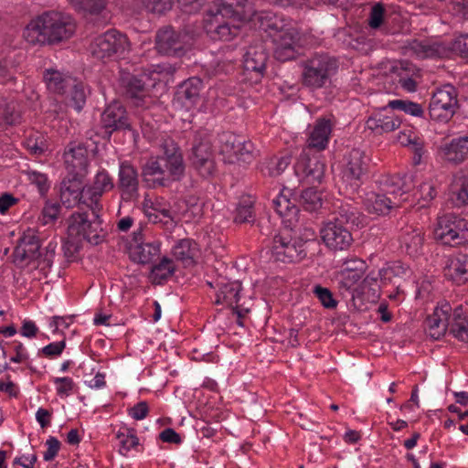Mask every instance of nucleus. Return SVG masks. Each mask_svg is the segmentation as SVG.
Returning <instances> with one entry per match:
<instances>
[{
	"label": "nucleus",
	"instance_id": "1",
	"mask_svg": "<svg viewBox=\"0 0 468 468\" xmlns=\"http://www.w3.org/2000/svg\"><path fill=\"white\" fill-rule=\"evenodd\" d=\"M260 28L273 46L274 58L282 62L295 59L301 49V35L291 20L271 12L259 15Z\"/></svg>",
	"mask_w": 468,
	"mask_h": 468
},
{
	"label": "nucleus",
	"instance_id": "2",
	"mask_svg": "<svg viewBox=\"0 0 468 468\" xmlns=\"http://www.w3.org/2000/svg\"><path fill=\"white\" fill-rule=\"evenodd\" d=\"M75 30V21L69 15L48 11L31 20L23 35L30 44H55L71 37Z\"/></svg>",
	"mask_w": 468,
	"mask_h": 468
},
{
	"label": "nucleus",
	"instance_id": "3",
	"mask_svg": "<svg viewBox=\"0 0 468 468\" xmlns=\"http://www.w3.org/2000/svg\"><path fill=\"white\" fill-rule=\"evenodd\" d=\"M163 154L150 158L143 166L142 175L154 186H165L170 181H178L185 173V164L179 147L173 140H165L162 145Z\"/></svg>",
	"mask_w": 468,
	"mask_h": 468
},
{
	"label": "nucleus",
	"instance_id": "4",
	"mask_svg": "<svg viewBox=\"0 0 468 468\" xmlns=\"http://www.w3.org/2000/svg\"><path fill=\"white\" fill-rule=\"evenodd\" d=\"M90 212L73 213L69 221L68 233L70 237L81 239L92 245L101 243L106 231L102 228V220L100 218V212L102 207H87Z\"/></svg>",
	"mask_w": 468,
	"mask_h": 468
},
{
	"label": "nucleus",
	"instance_id": "5",
	"mask_svg": "<svg viewBox=\"0 0 468 468\" xmlns=\"http://www.w3.org/2000/svg\"><path fill=\"white\" fill-rule=\"evenodd\" d=\"M338 70V61L325 53L314 54L303 64L302 83L311 90H318L331 82Z\"/></svg>",
	"mask_w": 468,
	"mask_h": 468
},
{
	"label": "nucleus",
	"instance_id": "6",
	"mask_svg": "<svg viewBox=\"0 0 468 468\" xmlns=\"http://www.w3.org/2000/svg\"><path fill=\"white\" fill-rule=\"evenodd\" d=\"M189 159L201 176L208 177L214 174L216 170L214 152L210 134L207 132L197 131L194 134Z\"/></svg>",
	"mask_w": 468,
	"mask_h": 468
},
{
	"label": "nucleus",
	"instance_id": "7",
	"mask_svg": "<svg viewBox=\"0 0 468 468\" xmlns=\"http://www.w3.org/2000/svg\"><path fill=\"white\" fill-rule=\"evenodd\" d=\"M219 153L226 162L250 163L254 159L253 144L242 136L224 132L218 136Z\"/></svg>",
	"mask_w": 468,
	"mask_h": 468
},
{
	"label": "nucleus",
	"instance_id": "8",
	"mask_svg": "<svg viewBox=\"0 0 468 468\" xmlns=\"http://www.w3.org/2000/svg\"><path fill=\"white\" fill-rule=\"evenodd\" d=\"M458 91L452 84L438 88L431 99L429 112L433 120L447 122L458 109Z\"/></svg>",
	"mask_w": 468,
	"mask_h": 468
},
{
	"label": "nucleus",
	"instance_id": "9",
	"mask_svg": "<svg viewBox=\"0 0 468 468\" xmlns=\"http://www.w3.org/2000/svg\"><path fill=\"white\" fill-rule=\"evenodd\" d=\"M129 48L126 35L116 29H111L97 37L90 45L92 56L99 59L122 56Z\"/></svg>",
	"mask_w": 468,
	"mask_h": 468
},
{
	"label": "nucleus",
	"instance_id": "10",
	"mask_svg": "<svg viewBox=\"0 0 468 468\" xmlns=\"http://www.w3.org/2000/svg\"><path fill=\"white\" fill-rule=\"evenodd\" d=\"M190 37L182 31H176L172 27L160 28L155 35V48L158 53L181 57L190 45Z\"/></svg>",
	"mask_w": 468,
	"mask_h": 468
},
{
	"label": "nucleus",
	"instance_id": "11",
	"mask_svg": "<svg viewBox=\"0 0 468 468\" xmlns=\"http://www.w3.org/2000/svg\"><path fill=\"white\" fill-rule=\"evenodd\" d=\"M268 52L261 42L248 47L243 56L244 80L250 84L261 81L266 70Z\"/></svg>",
	"mask_w": 468,
	"mask_h": 468
},
{
	"label": "nucleus",
	"instance_id": "12",
	"mask_svg": "<svg viewBox=\"0 0 468 468\" xmlns=\"http://www.w3.org/2000/svg\"><path fill=\"white\" fill-rule=\"evenodd\" d=\"M271 253L275 261L283 263L299 261L306 255L303 244L292 240L288 233H279L273 237Z\"/></svg>",
	"mask_w": 468,
	"mask_h": 468
},
{
	"label": "nucleus",
	"instance_id": "13",
	"mask_svg": "<svg viewBox=\"0 0 468 468\" xmlns=\"http://www.w3.org/2000/svg\"><path fill=\"white\" fill-rule=\"evenodd\" d=\"M464 226L463 219L453 215H444L438 218L434 238L444 245L452 247L460 245L465 239Z\"/></svg>",
	"mask_w": 468,
	"mask_h": 468
},
{
	"label": "nucleus",
	"instance_id": "14",
	"mask_svg": "<svg viewBox=\"0 0 468 468\" xmlns=\"http://www.w3.org/2000/svg\"><path fill=\"white\" fill-rule=\"evenodd\" d=\"M320 233L325 246L334 251L347 250L354 242L351 229L335 221L325 222Z\"/></svg>",
	"mask_w": 468,
	"mask_h": 468
},
{
	"label": "nucleus",
	"instance_id": "15",
	"mask_svg": "<svg viewBox=\"0 0 468 468\" xmlns=\"http://www.w3.org/2000/svg\"><path fill=\"white\" fill-rule=\"evenodd\" d=\"M309 150H303L295 165L294 173L300 182L320 183L324 175V164L317 155H311Z\"/></svg>",
	"mask_w": 468,
	"mask_h": 468
},
{
	"label": "nucleus",
	"instance_id": "16",
	"mask_svg": "<svg viewBox=\"0 0 468 468\" xmlns=\"http://www.w3.org/2000/svg\"><path fill=\"white\" fill-rule=\"evenodd\" d=\"M139 174L137 169L125 161L121 163L118 173L117 189L125 202L134 201L139 197Z\"/></svg>",
	"mask_w": 468,
	"mask_h": 468
},
{
	"label": "nucleus",
	"instance_id": "17",
	"mask_svg": "<svg viewBox=\"0 0 468 468\" xmlns=\"http://www.w3.org/2000/svg\"><path fill=\"white\" fill-rule=\"evenodd\" d=\"M452 311V307L450 303L443 302L426 318L424 322L425 331L431 338L437 340L448 332Z\"/></svg>",
	"mask_w": 468,
	"mask_h": 468
},
{
	"label": "nucleus",
	"instance_id": "18",
	"mask_svg": "<svg viewBox=\"0 0 468 468\" xmlns=\"http://www.w3.org/2000/svg\"><path fill=\"white\" fill-rule=\"evenodd\" d=\"M66 168L70 175L85 176L88 172V150L80 143H70L64 153Z\"/></svg>",
	"mask_w": 468,
	"mask_h": 468
},
{
	"label": "nucleus",
	"instance_id": "19",
	"mask_svg": "<svg viewBox=\"0 0 468 468\" xmlns=\"http://www.w3.org/2000/svg\"><path fill=\"white\" fill-rule=\"evenodd\" d=\"M443 273L447 280L457 285L468 282V253L449 255L444 261Z\"/></svg>",
	"mask_w": 468,
	"mask_h": 468
},
{
	"label": "nucleus",
	"instance_id": "20",
	"mask_svg": "<svg viewBox=\"0 0 468 468\" xmlns=\"http://www.w3.org/2000/svg\"><path fill=\"white\" fill-rule=\"evenodd\" d=\"M82 177L71 175V177L65 178L61 183L60 199L62 203L70 207L76 204L91 207L90 200H84L83 193L86 187L82 186Z\"/></svg>",
	"mask_w": 468,
	"mask_h": 468
},
{
	"label": "nucleus",
	"instance_id": "21",
	"mask_svg": "<svg viewBox=\"0 0 468 468\" xmlns=\"http://www.w3.org/2000/svg\"><path fill=\"white\" fill-rule=\"evenodd\" d=\"M101 123L109 133L131 128L126 109L119 101H113L106 107L101 114Z\"/></svg>",
	"mask_w": 468,
	"mask_h": 468
},
{
	"label": "nucleus",
	"instance_id": "22",
	"mask_svg": "<svg viewBox=\"0 0 468 468\" xmlns=\"http://www.w3.org/2000/svg\"><path fill=\"white\" fill-rule=\"evenodd\" d=\"M332 127L333 125L329 119H318L310 132L306 140V145L303 150H309V152H321L324 150L329 142Z\"/></svg>",
	"mask_w": 468,
	"mask_h": 468
},
{
	"label": "nucleus",
	"instance_id": "23",
	"mask_svg": "<svg viewBox=\"0 0 468 468\" xmlns=\"http://www.w3.org/2000/svg\"><path fill=\"white\" fill-rule=\"evenodd\" d=\"M424 230L415 225H406L400 229V247L410 256H417L422 251L424 246Z\"/></svg>",
	"mask_w": 468,
	"mask_h": 468
},
{
	"label": "nucleus",
	"instance_id": "24",
	"mask_svg": "<svg viewBox=\"0 0 468 468\" xmlns=\"http://www.w3.org/2000/svg\"><path fill=\"white\" fill-rule=\"evenodd\" d=\"M114 187L112 178L105 170L99 171L94 178L93 185L87 186L83 193L84 200H90L91 207H102L101 197L103 193L112 190Z\"/></svg>",
	"mask_w": 468,
	"mask_h": 468
},
{
	"label": "nucleus",
	"instance_id": "25",
	"mask_svg": "<svg viewBox=\"0 0 468 468\" xmlns=\"http://www.w3.org/2000/svg\"><path fill=\"white\" fill-rule=\"evenodd\" d=\"M442 158L459 165L468 159V133L452 138L440 148Z\"/></svg>",
	"mask_w": 468,
	"mask_h": 468
},
{
	"label": "nucleus",
	"instance_id": "26",
	"mask_svg": "<svg viewBox=\"0 0 468 468\" xmlns=\"http://www.w3.org/2000/svg\"><path fill=\"white\" fill-rule=\"evenodd\" d=\"M39 249L40 244L37 237L32 231L25 233L20 239L18 245L15 248V261L16 263H23L37 260L41 256Z\"/></svg>",
	"mask_w": 468,
	"mask_h": 468
},
{
	"label": "nucleus",
	"instance_id": "27",
	"mask_svg": "<svg viewBox=\"0 0 468 468\" xmlns=\"http://www.w3.org/2000/svg\"><path fill=\"white\" fill-rule=\"evenodd\" d=\"M368 157L359 149H352L344 169V176L350 181H360L368 170Z\"/></svg>",
	"mask_w": 468,
	"mask_h": 468
},
{
	"label": "nucleus",
	"instance_id": "28",
	"mask_svg": "<svg viewBox=\"0 0 468 468\" xmlns=\"http://www.w3.org/2000/svg\"><path fill=\"white\" fill-rule=\"evenodd\" d=\"M203 203L196 196H188L184 199L176 201V214L177 222H197L203 215Z\"/></svg>",
	"mask_w": 468,
	"mask_h": 468
},
{
	"label": "nucleus",
	"instance_id": "29",
	"mask_svg": "<svg viewBox=\"0 0 468 468\" xmlns=\"http://www.w3.org/2000/svg\"><path fill=\"white\" fill-rule=\"evenodd\" d=\"M409 50L419 58H442L449 54V48L442 43L431 40L413 39L408 44Z\"/></svg>",
	"mask_w": 468,
	"mask_h": 468
},
{
	"label": "nucleus",
	"instance_id": "30",
	"mask_svg": "<svg viewBox=\"0 0 468 468\" xmlns=\"http://www.w3.org/2000/svg\"><path fill=\"white\" fill-rule=\"evenodd\" d=\"M407 176H393L387 178L382 186L383 191L392 200L396 197L398 207H401L410 197V185L406 183Z\"/></svg>",
	"mask_w": 468,
	"mask_h": 468
},
{
	"label": "nucleus",
	"instance_id": "31",
	"mask_svg": "<svg viewBox=\"0 0 468 468\" xmlns=\"http://www.w3.org/2000/svg\"><path fill=\"white\" fill-rule=\"evenodd\" d=\"M202 80L199 78H190L178 88L176 100L186 110L194 107L199 101Z\"/></svg>",
	"mask_w": 468,
	"mask_h": 468
},
{
	"label": "nucleus",
	"instance_id": "32",
	"mask_svg": "<svg viewBox=\"0 0 468 468\" xmlns=\"http://www.w3.org/2000/svg\"><path fill=\"white\" fill-rule=\"evenodd\" d=\"M448 333L457 340L468 343V310H464L463 305L452 308Z\"/></svg>",
	"mask_w": 468,
	"mask_h": 468
},
{
	"label": "nucleus",
	"instance_id": "33",
	"mask_svg": "<svg viewBox=\"0 0 468 468\" xmlns=\"http://www.w3.org/2000/svg\"><path fill=\"white\" fill-rule=\"evenodd\" d=\"M390 200L388 196L381 193H369L365 199V207L368 213L378 216H384L390 212L392 208L398 207L397 200Z\"/></svg>",
	"mask_w": 468,
	"mask_h": 468
},
{
	"label": "nucleus",
	"instance_id": "34",
	"mask_svg": "<svg viewBox=\"0 0 468 468\" xmlns=\"http://www.w3.org/2000/svg\"><path fill=\"white\" fill-rule=\"evenodd\" d=\"M241 284L239 282L218 283L216 303L226 304L227 306L235 309L238 315L240 316L238 305Z\"/></svg>",
	"mask_w": 468,
	"mask_h": 468
},
{
	"label": "nucleus",
	"instance_id": "35",
	"mask_svg": "<svg viewBox=\"0 0 468 468\" xmlns=\"http://www.w3.org/2000/svg\"><path fill=\"white\" fill-rule=\"evenodd\" d=\"M397 140L401 145L408 147L411 151L413 154V164L420 165L425 152L423 140L411 129L400 131Z\"/></svg>",
	"mask_w": 468,
	"mask_h": 468
},
{
	"label": "nucleus",
	"instance_id": "36",
	"mask_svg": "<svg viewBox=\"0 0 468 468\" xmlns=\"http://www.w3.org/2000/svg\"><path fill=\"white\" fill-rule=\"evenodd\" d=\"M400 122V119L394 113L387 115L383 112H378L367 119V126L378 133H382L398 129Z\"/></svg>",
	"mask_w": 468,
	"mask_h": 468
},
{
	"label": "nucleus",
	"instance_id": "37",
	"mask_svg": "<svg viewBox=\"0 0 468 468\" xmlns=\"http://www.w3.org/2000/svg\"><path fill=\"white\" fill-rule=\"evenodd\" d=\"M198 252L197 244L189 239L179 240L173 249L175 258L180 261L186 267L195 262V258Z\"/></svg>",
	"mask_w": 468,
	"mask_h": 468
},
{
	"label": "nucleus",
	"instance_id": "38",
	"mask_svg": "<svg viewBox=\"0 0 468 468\" xmlns=\"http://www.w3.org/2000/svg\"><path fill=\"white\" fill-rule=\"evenodd\" d=\"M452 200L456 207L468 204V173L459 172L451 186Z\"/></svg>",
	"mask_w": 468,
	"mask_h": 468
},
{
	"label": "nucleus",
	"instance_id": "39",
	"mask_svg": "<svg viewBox=\"0 0 468 468\" xmlns=\"http://www.w3.org/2000/svg\"><path fill=\"white\" fill-rule=\"evenodd\" d=\"M48 89L58 94H63L70 85H75V79L54 69H48L44 75Z\"/></svg>",
	"mask_w": 468,
	"mask_h": 468
},
{
	"label": "nucleus",
	"instance_id": "40",
	"mask_svg": "<svg viewBox=\"0 0 468 468\" xmlns=\"http://www.w3.org/2000/svg\"><path fill=\"white\" fill-rule=\"evenodd\" d=\"M361 213L358 208L352 204H341L335 211V217L331 221L347 226L352 230L353 226H359L361 223Z\"/></svg>",
	"mask_w": 468,
	"mask_h": 468
},
{
	"label": "nucleus",
	"instance_id": "41",
	"mask_svg": "<svg viewBox=\"0 0 468 468\" xmlns=\"http://www.w3.org/2000/svg\"><path fill=\"white\" fill-rule=\"evenodd\" d=\"M160 254V244L147 242L137 244L132 251L133 259L142 264L153 263Z\"/></svg>",
	"mask_w": 468,
	"mask_h": 468
},
{
	"label": "nucleus",
	"instance_id": "42",
	"mask_svg": "<svg viewBox=\"0 0 468 468\" xmlns=\"http://www.w3.org/2000/svg\"><path fill=\"white\" fill-rule=\"evenodd\" d=\"M286 192L289 193L290 191L283 189L282 192L272 200V204L276 212L281 217L287 218L289 221H292L297 217L299 209Z\"/></svg>",
	"mask_w": 468,
	"mask_h": 468
},
{
	"label": "nucleus",
	"instance_id": "43",
	"mask_svg": "<svg viewBox=\"0 0 468 468\" xmlns=\"http://www.w3.org/2000/svg\"><path fill=\"white\" fill-rule=\"evenodd\" d=\"M176 271L173 261L167 257H164L157 264H154L151 268L150 278L154 283L161 284L170 278Z\"/></svg>",
	"mask_w": 468,
	"mask_h": 468
},
{
	"label": "nucleus",
	"instance_id": "44",
	"mask_svg": "<svg viewBox=\"0 0 468 468\" xmlns=\"http://www.w3.org/2000/svg\"><path fill=\"white\" fill-rule=\"evenodd\" d=\"M291 162L292 156L290 154H285L280 157H271L262 165L261 172L271 177L278 176L289 166Z\"/></svg>",
	"mask_w": 468,
	"mask_h": 468
},
{
	"label": "nucleus",
	"instance_id": "45",
	"mask_svg": "<svg viewBox=\"0 0 468 468\" xmlns=\"http://www.w3.org/2000/svg\"><path fill=\"white\" fill-rule=\"evenodd\" d=\"M299 203L307 211H316L322 207L323 199L321 194L314 187H308L302 191L299 197Z\"/></svg>",
	"mask_w": 468,
	"mask_h": 468
},
{
	"label": "nucleus",
	"instance_id": "46",
	"mask_svg": "<svg viewBox=\"0 0 468 468\" xmlns=\"http://www.w3.org/2000/svg\"><path fill=\"white\" fill-rule=\"evenodd\" d=\"M207 34L213 40L229 41L238 34V27H231L228 23L208 26Z\"/></svg>",
	"mask_w": 468,
	"mask_h": 468
},
{
	"label": "nucleus",
	"instance_id": "47",
	"mask_svg": "<svg viewBox=\"0 0 468 468\" xmlns=\"http://www.w3.org/2000/svg\"><path fill=\"white\" fill-rule=\"evenodd\" d=\"M126 93L127 95L138 101H144L147 90L145 82L137 77L131 76L126 82ZM139 105V102H136Z\"/></svg>",
	"mask_w": 468,
	"mask_h": 468
},
{
	"label": "nucleus",
	"instance_id": "48",
	"mask_svg": "<svg viewBox=\"0 0 468 468\" xmlns=\"http://www.w3.org/2000/svg\"><path fill=\"white\" fill-rule=\"evenodd\" d=\"M254 218L253 200L250 197H245L240 199L236 208L234 217L235 222H250Z\"/></svg>",
	"mask_w": 468,
	"mask_h": 468
},
{
	"label": "nucleus",
	"instance_id": "49",
	"mask_svg": "<svg viewBox=\"0 0 468 468\" xmlns=\"http://www.w3.org/2000/svg\"><path fill=\"white\" fill-rule=\"evenodd\" d=\"M388 106L392 110L404 112L416 117L422 116L424 112L420 104L407 100H393Z\"/></svg>",
	"mask_w": 468,
	"mask_h": 468
},
{
	"label": "nucleus",
	"instance_id": "50",
	"mask_svg": "<svg viewBox=\"0 0 468 468\" xmlns=\"http://www.w3.org/2000/svg\"><path fill=\"white\" fill-rule=\"evenodd\" d=\"M116 438L118 439L121 445L119 452L122 455L124 456L131 449L136 447L139 444L138 437L133 433V431L129 429H126L122 431H118Z\"/></svg>",
	"mask_w": 468,
	"mask_h": 468
},
{
	"label": "nucleus",
	"instance_id": "51",
	"mask_svg": "<svg viewBox=\"0 0 468 468\" xmlns=\"http://www.w3.org/2000/svg\"><path fill=\"white\" fill-rule=\"evenodd\" d=\"M72 6L79 10L97 14L106 6V0H68Z\"/></svg>",
	"mask_w": 468,
	"mask_h": 468
},
{
	"label": "nucleus",
	"instance_id": "52",
	"mask_svg": "<svg viewBox=\"0 0 468 468\" xmlns=\"http://www.w3.org/2000/svg\"><path fill=\"white\" fill-rule=\"evenodd\" d=\"M147 12L156 15H162L172 8V0H135Z\"/></svg>",
	"mask_w": 468,
	"mask_h": 468
},
{
	"label": "nucleus",
	"instance_id": "53",
	"mask_svg": "<svg viewBox=\"0 0 468 468\" xmlns=\"http://www.w3.org/2000/svg\"><path fill=\"white\" fill-rule=\"evenodd\" d=\"M69 89H71L70 92V105L80 112L86 102V92L82 83L78 82L75 80V85H70Z\"/></svg>",
	"mask_w": 468,
	"mask_h": 468
},
{
	"label": "nucleus",
	"instance_id": "54",
	"mask_svg": "<svg viewBox=\"0 0 468 468\" xmlns=\"http://www.w3.org/2000/svg\"><path fill=\"white\" fill-rule=\"evenodd\" d=\"M313 293L324 308L334 309L336 307L337 301L333 297V293L328 288L317 284L313 288Z\"/></svg>",
	"mask_w": 468,
	"mask_h": 468
},
{
	"label": "nucleus",
	"instance_id": "55",
	"mask_svg": "<svg viewBox=\"0 0 468 468\" xmlns=\"http://www.w3.org/2000/svg\"><path fill=\"white\" fill-rule=\"evenodd\" d=\"M341 276V288H345L346 290H356L355 287L361 281L363 274L359 270H345Z\"/></svg>",
	"mask_w": 468,
	"mask_h": 468
},
{
	"label": "nucleus",
	"instance_id": "56",
	"mask_svg": "<svg viewBox=\"0 0 468 468\" xmlns=\"http://www.w3.org/2000/svg\"><path fill=\"white\" fill-rule=\"evenodd\" d=\"M385 7L382 4H376L370 10L367 22L368 26L372 29H378L380 27L384 21Z\"/></svg>",
	"mask_w": 468,
	"mask_h": 468
},
{
	"label": "nucleus",
	"instance_id": "57",
	"mask_svg": "<svg viewBox=\"0 0 468 468\" xmlns=\"http://www.w3.org/2000/svg\"><path fill=\"white\" fill-rule=\"evenodd\" d=\"M60 210V207L58 204L55 203H46L45 207L41 211V216L39 217V220L43 225H47L52 223L56 220Z\"/></svg>",
	"mask_w": 468,
	"mask_h": 468
},
{
	"label": "nucleus",
	"instance_id": "58",
	"mask_svg": "<svg viewBox=\"0 0 468 468\" xmlns=\"http://www.w3.org/2000/svg\"><path fill=\"white\" fill-rule=\"evenodd\" d=\"M54 384L59 397H69L75 387L73 379L69 377L56 378Z\"/></svg>",
	"mask_w": 468,
	"mask_h": 468
},
{
	"label": "nucleus",
	"instance_id": "59",
	"mask_svg": "<svg viewBox=\"0 0 468 468\" xmlns=\"http://www.w3.org/2000/svg\"><path fill=\"white\" fill-rule=\"evenodd\" d=\"M48 447L43 454V458L46 462L52 461L58 453L60 449V442L55 437H49L46 441Z\"/></svg>",
	"mask_w": 468,
	"mask_h": 468
},
{
	"label": "nucleus",
	"instance_id": "60",
	"mask_svg": "<svg viewBox=\"0 0 468 468\" xmlns=\"http://www.w3.org/2000/svg\"><path fill=\"white\" fill-rule=\"evenodd\" d=\"M129 416L136 420L145 419L149 413V407L146 401H140L128 410Z\"/></svg>",
	"mask_w": 468,
	"mask_h": 468
},
{
	"label": "nucleus",
	"instance_id": "61",
	"mask_svg": "<svg viewBox=\"0 0 468 468\" xmlns=\"http://www.w3.org/2000/svg\"><path fill=\"white\" fill-rule=\"evenodd\" d=\"M148 71L149 78L155 81L159 80L157 76L173 74L175 71V68H173L171 65L158 64L152 65Z\"/></svg>",
	"mask_w": 468,
	"mask_h": 468
},
{
	"label": "nucleus",
	"instance_id": "62",
	"mask_svg": "<svg viewBox=\"0 0 468 468\" xmlns=\"http://www.w3.org/2000/svg\"><path fill=\"white\" fill-rule=\"evenodd\" d=\"M66 346L65 340L50 343L44 346L39 352L46 357H54L59 356Z\"/></svg>",
	"mask_w": 468,
	"mask_h": 468
},
{
	"label": "nucleus",
	"instance_id": "63",
	"mask_svg": "<svg viewBox=\"0 0 468 468\" xmlns=\"http://www.w3.org/2000/svg\"><path fill=\"white\" fill-rule=\"evenodd\" d=\"M452 50L463 57H468V34L457 37L452 44Z\"/></svg>",
	"mask_w": 468,
	"mask_h": 468
},
{
	"label": "nucleus",
	"instance_id": "64",
	"mask_svg": "<svg viewBox=\"0 0 468 468\" xmlns=\"http://www.w3.org/2000/svg\"><path fill=\"white\" fill-rule=\"evenodd\" d=\"M19 199L14 195L5 192L0 195V214L5 215L10 207L16 205Z\"/></svg>",
	"mask_w": 468,
	"mask_h": 468
}]
</instances>
